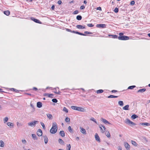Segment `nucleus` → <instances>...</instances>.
<instances>
[{"label": "nucleus", "instance_id": "1", "mask_svg": "<svg viewBox=\"0 0 150 150\" xmlns=\"http://www.w3.org/2000/svg\"><path fill=\"white\" fill-rule=\"evenodd\" d=\"M57 130V123L55 122L52 123V127L50 130V132L52 134L55 133Z\"/></svg>", "mask_w": 150, "mask_h": 150}, {"label": "nucleus", "instance_id": "2", "mask_svg": "<svg viewBox=\"0 0 150 150\" xmlns=\"http://www.w3.org/2000/svg\"><path fill=\"white\" fill-rule=\"evenodd\" d=\"M71 108L74 110H76L81 112H83L85 111V109L84 108L81 107L72 106H71Z\"/></svg>", "mask_w": 150, "mask_h": 150}, {"label": "nucleus", "instance_id": "3", "mask_svg": "<svg viewBox=\"0 0 150 150\" xmlns=\"http://www.w3.org/2000/svg\"><path fill=\"white\" fill-rule=\"evenodd\" d=\"M39 122L38 121L34 120L28 123V125L29 126L31 127H35L36 125Z\"/></svg>", "mask_w": 150, "mask_h": 150}, {"label": "nucleus", "instance_id": "4", "mask_svg": "<svg viewBox=\"0 0 150 150\" xmlns=\"http://www.w3.org/2000/svg\"><path fill=\"white\" fill-rule=\"evenodd\" d=\"M118 39L120 40H127L129 39V37L126 36H119Z\"/></svg>", "mask_w": 150, "mask_h": 150}, {"label": "nucleus", "instance_id": "5", "mask_svg": "<svg viewBox=\"0 0 150 150\" xmlns=\"http://www.w3.org/2000/svg\"><path fill=\"white\" fill-rule=\"evenodd\" d=\"M125 122L129 125H135V124L133 122H132L130 121L129 119L127 118L125 120Z\"/></svg>", "mask_w": 150, "mask_h": 150}, {"label": "nucleus", "instance_id": "6", "mask_svg": "<svg viewBox=\"0 0 150 150\" xmlns=\"http://www.w3.org/2000/svg\"><path fill=\"white\" fill-rule=\"evenodd\" d=\"M96 27L98 28H105L106 25L105 24H98L96 25Z\"/></svg>", "mask_w": 150, "mask_h": 150}, {"label": "nucleus", "instance_id": "7", "mask_svg": "<svg viewBox=\"0 0 150 150\" xmlns=\"http://www.w3.org/2000/svg\"><path fill=\"white\" fill-rule=\"evenodd\" d=\"M101 121H102L104 123H105V124H109V125H110L111 124V123L110 122H109L108 121H107L106 120H105V119L103 118H102L101 119Z\"/></svg>", "mask_w": 150, "mask_h": 150}, {"label": "nucleus", "instance_id": "8", "mask_svg": "<svg viewBox=\"0 0 150 150\" xmlns=\"http://www.w3.org/2000/svg\"><path fill=\"white\" fill-rule=\"evenodd\" d=\"M124 145L125 147L127 150H129L130 149V146L127 142H124Z\"/></svg>", "mask_w": 150, "mask_h": 150}, {"label": "nucleus", "instance_id": "9", "mask_svg": "<svg viewBox=\"0 0 150 150\" xmlns=\"http://www.w3.org/2000/svg\"><path fill=\"white\" fill-rule=\"evenodd\" d=\"M95 137L96 140H97L99 142H100V137L98 135V134L97 133L95 134Z\"/></svg>", "mask_w": 150, "mask_h": 150}, {"label": "nucleus", "instance_id": "10", "mask_svg": "<svg viewBox=\"0 0 150 150\" xmlns=\"http://www.w3.org/2000/svg\"><path fill=\"white\" fill-rule=\"evenodd\" d=\"M42 131L40 129H39L37 132V134L38 136H40L42 135Z\"/></svg>", "mask_w": 150, "mask_h": 150}, {"label": "nucleus", "instance_id": "11", "mask_svg": "<svg viewBox=\"0 0 150 150\" xmlns=\"http://www.w3.org/2000/svg\"><path fill=\"white\" fill-rule=\"evenodd\" d=\"M31 19L36 23H41V22L38 19H35L33 18H31Z\"/></svg>", "mask_w": 150, "mask_h": 150}, {"label": "nucleus", "instance_id": "12", "mask_svg": "<svg viewBox=\"0 0 150 150\" xmlns=\"http://www.w3.org/2000/svg\"><path fill=\"white\" fill-rule=\"evenodd\" d=\"M44 138V141L45 144H46L48 142V139L46 136H43Z\"/></svg>", "mask_w": 150, "mask_h": 150}, {"label": "nucleus", "instance_id": "13", "mask_svg": "<svg viewBox=\"0 0 150 150\" xmlns=\"http://www.w3.org/2000/svg\"><path fill=\"white\" fill-rule=\"evenodd\" d=\"M77 28L79 29H82L85 28V27L81 25H77L76 26Z\"/></svg>", "mask_w": 150, "mask_h": 150}, {"label": "nucleus", "instance_id": "14", "mask_svg": "<svg viewBox=\"0 0 150 150\" xmlns=\"http://www.w3.org/2000/svg\"><path fill=\"white\" fill-rule=\"evenodd\" d=\"M80 129H81L80 132H81L84 134H86V130L84 129L82 127H80Z\"/></svg>", "mask_w": 150, "mask_h": 150}, {"label": "nucleus", "instance_id": "15", "mask_svg": "<svg viewBox=\"0 0 150 150\" xmlns=\"http://www.w3.org/2000/svg\"><path fill=\"white\" fill-rule=\"evenodd\" d=\"M59 134L62 137L65 136V134L64 131H61L59 132Z\"/></svg>", "mask_w": 150, "mask_h": 150}, {"label": "nucleus", "instance_id": "16", "mask_svg": "<svg viewBox=\"0 0 150 150\" xmlns=\"http://www.w3.org/2000/svg\"><path fill=\"white\" fill-rule=\"evenodd\" d=\"M129 105H127L122 108V109L124 110H129Z\"/></svg>", "mask_w": 150, "mask_h": 150}, {"label": "nucleus", "instance_id": "17", "mask_svg": "<svg viewBox=\"0 0 150 150\" xmlns=\"http://www.w3.org/2000/svg\"><path fill=\"white\" fill-rule=\"evenodd\" d=\"M42 105L41 102H38L37 104V106L38 108H40L42 107Z\"/></svg>", "mask_w": 150, "mask_h": 150}, {"label": "nucleus", "instance_id": "18", "mask_svg": "<svg viewBox=\"0 0 150 150\" xmlns=\"http://www.w3.org/2000/svg\"><path fill=\"white\" fill-rule=\"evenodd\" d=\"M146 91V89L144 88L139 90L138 91V93H143Z\"/></svg>", "mask_w": 150, "mask_h": 150}, {"label": "nucleus", "instance_id": "19", "mask_svg": "<svg viewBox=\"0 0 150 150\" xmlns=\"http://www.w3.org/2000/svg\"><path fill=\"white\" fill-rule=\"evenodd\" d=\"M68 129L69 132H70L71 133H74L73 129L71 128V126H69L68 127Z\"/></svg>", "mask_w": 150, "mask_h": 150}, {"label": "nucleus", "instance_id": "20", "mask_svg": "<svg viewBox=\"0 0 150 150\" xmlns=\"http://www.w3.org/2000/svg\"><path fill=\"white\" fill-rule=\"evenodd\" d=\"M4 146V143L2 140H0V147H3Z\"/></svg>", "mask_w": 150, "mask_h": 150}, {"label": "nucleus", "instance_id": "21", "mask_svg": "<svg viewBox=\"0 0 150 150\" xmlns=\"http://www.w3.org/2000/svg\"><path fill=\"white\" fill-rule=\"evenodd\" d=\"M32 136L34 140H37L38 139V137L35 134H32Z\"/></svg>", "mask_w": 150, "mask_h": 150}, {"label": "nucleus", "instance_id": "22", "mask_svg": "<svg viewBox=\"0 0 150 150\" xmlns=\"http://www.w3.org/2000/svg\"><path fill=\"white\" fill-rule=\"evenodd\" d=\"M140 124L141 125L143 126H149L150 125V124L147 122H143L141 123Z\"/></svg>", "mask_w": 150, "mask_h": 150}, {"label": "nucleus", "instance_id": "23", "mask_svg": "<svg viewBox=\"0 0 150 150\" xmlns=\"http://www.w3.org/2000/svg\"><path fill=\"white\" fill-rule=\"evenodd\" d=\"M47 117L50 119H52L53 117L51 114H47Z\"/></svg>", "mask_w": 150, "mask_h": 150}, {"label": "nucleus", "instance_id": "24", "mask_svg": "<svg viewBox=\"0 0 150 150\" xmlns=\"http://www.w3.org/2000/svg\"><path fill=\"white\" fill-rule=\"evenodd\" d=\"M4 13L7 16H8L10 13V12L8 11H4Z\"/></svg>", "mask_w": 150, "mask_h": 150}, {"label": "nucleus", "instance_id": "25", "mask_svg": "<svg viewBox=\"0 0 150 150\" xmlns=\"http://www.w3.org/2000/svg\"><path fill=\"white\" fill-rule=\"evenodd\" d=\"M58 141L61 144H64V141L61 139H59Z\"/></svg>", "mask_w": 150, "mask_h": 150}, {"label": "nucleus", "instance_id": "26", "mask_svg": "<svg viewBox=\"0 0 150 150\" xmlns=\"http://www.w3.org/2000/svg\"><path fill=\"white\" fill-rule=\"evenodd\" d=\"M118 104L120 105V106H123V102L122 101H119L118 102Z\"/></svg>", "mask_w": 150, "mask_h": 150}, {"label": "nucleus", "instance_id": "27", "mask_svg": "<svg viewBox=\"0 0 150 150\" xmlns=\"http://www.w3.org/2000/svg\"><path fill=\"white\" fill-rule=\"evenodd\" d=\"M138 117V116L135 114H133L131 116L132 118V119H134L137 118Z\"/></svg>", "mask_w": 150, "mask_h": 150}, {"label": "nucleus", "instance_id": "28", "mask_svg": "<svg viewBox=\"0 0 150 150\" xmlns=\"http://www.w3.org/2000/svg\"><path fill=\"white\" fill-rule=\"evenodd\" d=\"M103 90L102 89H100L97 91L96 93H103Z\"/></svg>", "mask_w": 150, "mask_h": 150}, {"label": "nucleus", "instance_id": "29", "mask_svg": "<svg viewBox=\"0 0 150 150\" xmlns=\"http://www.w3.org/2000/svg\"><path fill=\"white\" fill-rule=\"evenodd\" d=\"M6 124L8 126L10 127H11V126H13V124L12 123L10 122H8Z\"/></svg>", "mask_w": 150, "mask_h": 150}, {"label": "nucleus", "instance_id": "30", "mask_svg": "<svg viewBox=\"0 0 150 150\" xmlns=\"http://www.w3.org/2000/svg\"><path fill=\"white\" fill-rule=\"evenodd\" d=\"M132 143L134 146H137V144L134 141H132Z\"/></svg>", "mask_w": 150, "mask_h": 150}, {"label": "nucleus", "instance_id": "31", "mask_svg": "<svg viewBox=\"0 0 150 150\" xmlns=\"http://www.w3.org/2000/svg\"><path fill=\"white\" fill-rule=\"evenodd\" d=\"M8 120V118L7 117H6L4 119L3 121L4 123H5L7 122Z\"/></svg>", "mask_w": 150, "mask_h": 150}, {"label": "nucleus", "instance_id": "32", "mask_svg": "<svg viewBox=\"0 0 150 150\" xmlns=\"http://www.w3.org/2000/svg\"><path fill=\"white\" fill-rule=\"evenodd\" d=\"M76 19L78 20H80L82 19V17L80 15H78L76 16Z\"/></svg>", "mask_w": 150, "mask_h": 150}, {"label": "nucleus", "instance_id": "33", "mask_svg": "<svg viewBox=\"0 0 150 150\" xmlns=\"http://www.w3.org/2000/svg\"><path fill=\"white\" fill-rule=\"evenodd\" d=\"M118 96H115L112 95H110L108 97V98H116L118 97Z\"/></svg>", "mask_w": 150, "mask_h": 150}, {"label": "nucleus", "instance_id": "34", "mask_svg": "<svg viewBox=\"0 0 150 150\" xmlns=\"http://www.w3.org/2000/svg\"><path fill=\"white\" fill-rule=\"evenodd\" d=\"M136 87V86H129L128 88V89H132L133 88H135Z\"/></svg>", "mask_w": 150, "mask_h": 150}, {"label": "nucleus", "instance_id": "35", "mask_svg": "<svg viewBox=\"0 0 150 150\" xmlns=\"http://www.w3.org/2000/svg\"><path fill=\"white\" fill-rule=\"evenodd\" d=\"M90 120H92L93 122H95L96 124H98L97 123V122H96V120L93 117H92L90 119Z\"/></svg>", "mask_w": 150, "mask_h": 150}, {"label": "nucleus", "instance_id": "36", "mask_svg": "<svg viewBox=\"0 0 150 150\" xmlns=\"http://www.w3.org/2000/svg\"><path fill=\"white\" fill-rule=\"evenodd\" d=\"M63 111L65 112L66 113H67L68 112V110L65 107H64L63 108Z\"/></svg>", "mask_w": 150, "mask_h": 150}, {"label": "nucleus", "instance_id": "37", "mask_svg": "<svg viewBox=\"0 0 150 150\" xmlns=\"http://www.w3.org/2000/svg\"><path fill=\"white\" fill-rule=\"evenodd\" d=\"M99 127L100 129L101 132L102 133H104L105 132V130H104L103 129L102 127L101 126V125H99Z\"/></svg>", "mask_w": 150, "mask_h": 150}, {"label": "nucleus", "instance_id": "38", "mask_svg": "<svg viewBox=\"0 0 150 150\" xmlns=\"http://www.w3.org/2000/svg\"><path fill=\"white\" fill-rule=\"evenodd\" d=\"M65 121L66 122H70V119L68 117H66L65 119Z\"/></svg>", "mask_w": 150, "mask_h": 150}, {"label": "nucleus", "instance_id": "39", "mask_svg": "<svg viewBox=\"0 0 150 150\" xmlns=\"http://www.w3.org/2000/svg\"><path fill=\"white\" fill-rule=\"evenodd\" d=\"M71 146L70 144L67 145V149H68V150H70Z\"/></svg>", "mask_w": 150, "mask_h": 150}, {"label": "nucleus", "instance_id": "40", "mask_svg": "<svg viewBox=\"0 0 150 150\" xmlns=\"http://www.w3.org/2000/svg\"><path fill=\"white\" fill-rule=\"evenodd\" d=\"M40 124L41 125L42 127L44 129H45V127L44 123H43L42 122H40Z\"/></svg>", "mask_w": 150, "mask_h": 150}, {"label": "nucleus", "instance_id": "41", "mask_svg": "<svg viewBox=\"0 0 150 150\" xmlns=\"http://www.w3.org/2000/svg\"><path fill=\"white\" fill-rule=\"evenodd\" d=\"M110 35L111 36H112V38H118L117 36L116 35Z\"/></svg>", "mask_w": 150, "mask_h": 150}, {"label": "nucleus", "instance_id": "42", "mask_svg": "<svg viewBox=\"0 0 150 150\" xmlns=\"http://www.w3.org/2000/svg\"><path fill=\"white\" fill-rule=\"evenodd\" d=\"M52 101L56 103L57 102V100L56 98H53L52 99Z\"/></svg>", "mask_w": 150, "mask_h": 150}, {"label": "nucleus", "instance_id": "43", "mask_svg": "<svg viewBox=\"0 0 150 150\" xmlns=\"http://www.w3.org/2000/svg\"><path fill=\"white\" fill-rule=\"evenodd\" d=\"M84 33L86 35V34H92L91 32L88 31H85L84 32Z\"/></svg>", "mask_w": 150, "mask_h": 150}, {"label": "nucleus", "instance_id": "44", "mask_svg": "<svg viewBox=\"0 0 150 150\" xmlns=\"http://www.w3.org/2000/svg\"><path fill=\"white\" fill-rule=\"evenodd\" d=\"M118 8H115L114 10V11L115 13H117L118 12Z\"/></svg>", "mask_w": 150, "mask_h": 150}, {"label": "nucleus", "instance_id": "45", "mask_svg": "<svg viewBox=\"0 0 150 150\" xmlns=\"http://www.w3.org/2000/svg\"><path fill=\"white\" fill-rule=\"evenodd\" d=\"M48 95V97L51 98H53V95L52 94H47Z\"/></svg>", "mask_w": 150, "mask_h": 150}, {"label": "nucleus", "instance_id": "46", "mask_svg": "<svg viewBox=\"0 0 150 150\" xmlns=\"http://www.w3.org/2000/svg\"><path fill=\"white\" fill-rule=\"evenodd\" d=\"M79 13V11L77 10H76L74 11L73 13L74 14H78Z\"/></svg>", "mask_w": 150, "mask_h": 150}, {"label": "nucleus", "instance_id": "47", "mask_svg": "<svg viewBox=\"0 0 150 150\" xmlns=\"http://www.w3.org/2000/svg\"><path fill=\"white\" fill-rule=\"evenodd\" d=\"M106 136L108 137H110V134L109 132H108V133H106Z\"/></svg>", "mask_w": 150, "mask_h": 150}, {"label": "nucleus", "instance_id": "48", "mask_svg": "<svg viewBox=\"0 0 150 150\" xmlns=\"http://www.w3.org/2000/svg\"><path fill=\"white\" fill-rule=\"evenodd\" d=\"M11 91H15L16 92H18V91L16 89H15L14 88H11Z\"/></svg>", "mask_w": 150, "mask_h": 150}, {"label": "nucleus", "instance_id": "49", "mask_svg": "<svg viewBox=\"0 0 150 150\" xmlns=\"http://www.w3.org/2000/svg\"><path fill=\"white\" fill-rule=\"evenodd\" d=\"M87 25L89 27H93V25L91 23L88 24H87Z\"/></svg>", "mask_w": 150, "mask_h": 150}, {"label": "nucleus", "instance_id": "50", "mask_svg": "<svg viewBox=\"0 0 150 150\" xmlns=\"http://www.w3.org/2000/svg\"><path fill=\"white\" fill-rule=\"evenodd\" d=\"M22 143L24 144H25L27 143L25 139L22 140Z\"/></svg>", "mask_w": 150, "mask_h": 150}, {"label": "nucleus", "instance_id": "51", "mask_svg": "<svg viewBox=\"0 0 150 150\" xmlns=\"http://www.w3.org/2000/svg\"><path fill=\"white\" fill-rule=\"evenodd\" d=\"M135 4V1H132L130 2L131 5H133Z\"/></svg>", "mask_w": 150, "mask_h": 150}, {"label": "nucleus", "instance_id": "52", "mask_svg": "<svg viewBox=\"0 0 150 150\" xmlns=\"http://www.w3.org/2000/svg\"><path fill=\"white\" fill-rule=\"evenodd\" d=\"M85 8V7L83 5L81 6L80 8L81 9H83Z\"/></svg>", "mask_w": 150, "mask_h": 150}, {"label": "nucleus", "instance_id": "53", "mask_svg": "<svg viewBox=\"0 0 150 150\" xmlns=\"http://www.w3.org/2000/svg\"><path fill=\"white\" fill-rule=\"evenodd\" d=\"M101 125V126L102 127H103V129L104 130H105V129H106V128L104 126L102 125Z\"/></svg>", "mask_w": 150, "mask_h": 150}, {"label": "nucleus", "instance_id": "54", "mask_svg": "<svg viewBox=\"0 0 150 150\" xmlns=\"http://www.w3.org/2000/svg\"><path fill=\"white\" fill-rule=\"evenodd\" d=\"M17 125L18 126H22V125L18 122L17 123Z\"/></svg>", "mask_w": 150, "mask_h": 150}, {"label": "nucleus", "instance_id": "55", "mask_svg": "<svg viewBox=\"0 0 150 150\" xmlns=\"http://www.w3.org/2000/svg\"><path fill=\"white\" fill-rule=\"evenodd\" d=\"M54 89L55 90V91H54V93L56 94H59V93L57 91V88H54Z\"/></svg>", "mask_w": 150, "mask_h": 150}, {"label": "nucleus", "instance_id": "56", "mask_svg": "<svg viewBox=\"0 0 150 150\" xmlns=\"http://www.w3.org/2000/svg\"><path fill=\"white\" fill-rule=\"evenodd\" d=\"M79 35H83V36H86V35L85 34H84L83 33H80V32H79Z\"/></svg>", "mask_w": 150, "mask_h": 150}, {"label": "nucleus", "instance_id": "57", "mask_svg": "<svg viewBox=\"0 0 150 150\" xmlns=\"http://www.w3.org/2000/svg\"><path fill=\"white\" fill-rule=\"evenodd\" d=\"M62 1H61V0H59L58 1V4L60 5V4H61L62 3Z\"/></svg>", "mask_w": 150, "mask_h": 150}, {"label": "nucleus", "instance_id": "58", "mask_svg": "<svg viewBox=\"0 0 150 150\" xmlns=\"http://www.w3.org/2000/svg\"><path fill=\"white\" fill-rule=\"evenodd\" d=\"M123 33H119V36H123Z\"/></svg>", "mask_w": 150, "mask_h": 150}, {"label": "nucleus", "instance_id": "59", "mask_svg": "<svg viewBox=\"0 0 150 150\" xmlns=\"http://www.w3.org/2000/svg\"><path fill=\"white\" fill-rule=\"evenodd\" d=\"M111 92L112 93H115L116 92H117V90H112L111 91Z\"/></svg>", "mask_w": 150, "mask_h": 150}, {"label": "nucleus", "instance_id": "60", "mask_svg": "<svg viewBox=\"0 0 150 150\" xmlns=\"http://www.w3.org/2000/svg\"><path fill=\"white\" fill-rule=\"evenodd\" d=\"M54 7H55V6H54V5H53L51 7V8L52 10H54Z\"/></svg>", "mask_w": 150, "mask_h": 150}, {"label": "nucleus", "instance_id": "61", "mask_svg": "<svg viewBox=\"0 0 150 150\" xmlns=\"http://www.w3.org/2000/svg\"><path fill=\"white\" fill-rule=\"evenodd\" d=\"M97 10H101V8L100 7H98L97 8Z\"/></svg>", "mask_w": 150, "mask_h": 150}, {"label": "nucleus", "instance_id": "62", "mask_svg": "<svg viewBox=\"0 0 150 150\" xmlns=\"http://www.w3.org/2000/svg\"><path fill=\"white\" fill-rule=\"evenodd\" d=\"M118 149L119 150H122V148L121 146H119L118 147Z\"/></svg>", "mask_w": 150, "mask_h": 150}, {"label": "nucleus", "instance_id": "63", "mask_svg": "<svg viewBox=\"0 0 150 150\" xmlns=\"http://www.w3.org/2000/svg\"><path fill=\"white\" fill-rule=\"evenodd\" d=\"M30 106L31 107L33 108V110H34V106L32 104H30Z\"/></svg>", "mask_w": 150, "mask_h": 150}, {"label": "nucleus", "instance_id": "64", "mask_svg": "<svg viewBox=\"0 0 150 150\" xmlns=\"http://www.w3.org/2000/svg\"><path fill=\"white\" fill-rule=\"evenodd\" d=\"M76 139L77 140V141H78L79 140V137H76Z\"/></svg>", "mask_w": 150, "mask_h": 150}]
</instances>
